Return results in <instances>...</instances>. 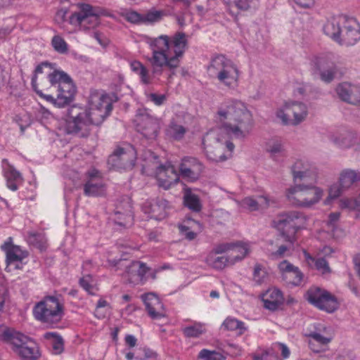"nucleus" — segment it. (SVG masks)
Here are the masks:
<instances>
[{
  "instance_id": "obj_1",
  "label": "nucleus",
  "mask_w": 360,
  "mask_h": 360,
  "mask_svg": "<svg viewBox=\"0 0 360 360\" xmlns=\"http://www.w3.org/2000/svg\"><path fill=\"white\" fill-rule=\"evenodd\" d=\"M221 123V127L208 131L203 137L202 144L207 158L212 162H221L227 159L225 148L229 152L234 149V144L229 138L244 139L250 132L253 125L250 112L245 104L238 100L223 102L216 115Z\"/></svg>"
},
{
  "instance_id": "obj_2",
  "label": "nucleus",
  "mask_w": 360,
  "mask_h": 360,
  "mask_svg": "<svg viewBox=\"0 0 360 360\" xmlns=\"http://www.w3.org/2000/svg\"><path fill=\"white\" fill-rule=\"evenodd\" d=\"M148 43L152 50V56L149 61L154 75H161L163 68H167L171 71L177 68L188 45L186 35L181 32H176L171 37L162 34L150 38Z\"/></svg>"
},
{
  "instance_id": "obj_3",
  "label": "nucleus",
  "mask_w": 360,
  "mask_h": 360,
  "mask_svg": "<svg viewBox=\"0 0 360 360\" xmlns=\"http://www.w3.org/2000/svg\"><path fill=\"white\" fill-rule=\"evenodd\" d=\"M207 72L212 78L229 89L238 86L240 72L237 65L224 55L213 57L207 66Z\"/></svg>"
},
{
  "instance_id": "obj_4",
  "label": "nucleus",
  "mask_w": 360,
  "mask_h": 360,
  "mask_svg": "<svg viewBox=\"0 0 360 360\" xmlns=\"http://www.w3.org/2000/svg\"><path fill=\"white\" fill-rule=\"evenodd\" d=\"M48 78L51 86L56 88L57 95L56 98L48 96L46 101L58 108L69 105L74 100L77 91L76 86L70 75L62 70H54L49 74Z\"/></svg>"
},
{
  "instance_id": "obj_5",
  "label": "nucleus",
  "mask_w": 360,
  "mask_h": 360,
  "mask_svg": "<svg viewBox=\"0 0 360 360\" xmlns=\"http://www.w3.org/2000/svg\"><path fill=\"white\" fill-rule=\"evenodd\" d=\"M33 315L36 320L53 328L64 316V306L54 296H46L33 307Z\"/></svg>"
},
{
  "instance_id": "obj_6",
  "label": "nucleus",
  "mask_w": 360,
  "mask_h": 360,
  "mask_svg": "<svg viewBox=\"0 0 360 360\" xmlns=\"http://www.w3.org/2000/svg\"><path fill=\"white\" fill-rule=\"evenodd\" d=\"M311 181L308 184H299L286 191L288 200L295 206L309 208L317 204L323 195V190Z\"/></svg>"
},
{
  "instance_id": "obj_7",
  "label": "nucleus",
  "mask_w": 360,
  "mask_h": 360,
  "mask_svg": "<svg viewBox=\"0 0 360 360\" xmlns=\"http://www.w3.org/2000/svg\"><path fill=\"white\" fill-rule=\"evenodd\" d=\"M0 340L10 343L13 349L24 360H36L38 350L27 336L10 328L0 329Z\"/></svg>"
},
{
  "instance_id": "obj_8",
  "label": "nucleus",
  "mask_w": 360,
  "mask_h": 360,
  "mask_svg": "<svg viewBox=\"0 0 360 360\" xmlns=\"http://www.w3.org/2000/svg\"><path fill=\"white\" fill-rule=\"evenodd\" d=\"M86 107L77 105L70 106L63 126L65 132L78 137L88 136L91 127Z\"/></svg>"
},
{
  "instance_id": "obj_9",
  "label": "nucleus",
  "mask_w": 360,
  "mask_h": 360,
  "mask_svg": "<svg viewBox=\"0 0 360 360\" xmlns=\"http://www.w3.org/2000/svg\"><path fill=\"white\" fill-rule=\"evenodd\" d=\"M307 217L298 211H290L279 214L274 221V225L281 231L284 240L291 245L295 240L296 232L306 226Z\"/></svg>"
},
{
  "instance_id": "obj_10",
  "label": "nucleus",
  "mask_w": 360,
  "mask_h": 360,
  "mask_svg": "<svg viewBox=\"0 0 360 360\" xmlns=\"http://www.w3.org/2000/svg\"><path fill=\"white\" fill-rule=\"evenodd\" d=\"M332 54L314 56L310 62L314 75H319L325 83H330L339 73V68L333 60Z\"/></svg>"
},
{
  "instance_id": "obj_11",
  "label": "nucleus",
  "mask_w": 360,
  "mask_h": 360,
  "mask_svg": "<svg viewBox=\"0 0 360 360\" xmlns=\"http://www.w3.org/2000/svg\"><path fill=\"white\" fill-rule=\"evenodd\" d=\"M112 110L111 100L108 95L91 96L87 112L91 126L99 125L110 115Z\"/></svg>"
},
{
  "instance_id": "obj_12",
  "label": "nucleus",
  "mask_w": 360,
  "mask_h": 360,
  "mask_svg": "<svg viewBox=\"0 0 360 360\" xmlns=\"http://www.w3.org/2000/svg\"><path fill=\"white\" fill-rule=\"evenodd\" d=\"M304 298L311 304L328 313L335 311L339 306L337 298L325 289L312 286L308 289Z\"/></svg>"
},
{
  "instance_id": "obj_13",
  "label": "nucleus",
  "mask_w": 360,
  "mask_h": 360,
  "mask_svg": "<svg viewBox=\"0 0 360 360\" xmlns=\"http://www.w3.org/2000/svg\"><path fill=\"white\" fill-rule=\"evenodd\" d=\"M307 115V105L297 101L286 103L282 108L276 112V117L284 124L297 125L306 119Z\"/></svg>"
},
{
  "instance_id": "obj_14",
  "label": "nucleus",
  "mask_w": 360,
  "mask_h": 360,
  "mask_svg": "<svg viewBox=\"0 0 360 360\" xmlns=\"http://www.w3.org/2000/svg\"><path fill=\"white\" fill-rule=\"evenodd\" d=\"M103 11L89 4H82L78 12L72 13L70 18L71 24L79 25L84 29L94 28L99 24V17Z\"/></svg>"
},
{
  "instance_id": "obj_15",
  "label": "nucleus",
  "mask_w": 360,
  "mask_h": 360,
  "mask_svg": "<svg viewBox=\"0 0 360 360\" xmlns=\"http://www.w3.org/2000/svg\"><path fill=\"white\" fill-rule=\"evenodd\" d=\"M115 223L122 227H129L133 224L132 205L129 196L124 195L117 200L114 212Z\"/></svg>"
},
{
  "instance_id": "obj_16",
  "label": "nucleus",
  "mask_w": 360,
  "mask_h": 360,
  "mask_svg": "<svg viewBox=\"0 0 360 360\" xmlns=\"http://www.w3.org/2000/svg\"><path fill=\"white\" fill-rule=\"evenodd\" d=\"M125 273L130 283L134 284L143 283L149 277L155 279V272H150L151 269L143 262L131 261L124 265Z\"/></svg>"
},
{
  "instance_id": "obj_17",
  "label": "nucleus",
  "mask_w": 360,
  "mask_h": 360,
  "mask_svg": "<svg viewBox=\"0 0 360 360\" xmlns=\"http://www.w3.org/2000/svg\"><path fill=\"white\" fill-rule=\"evenodd\" d=\"M135 160L133 149L126 150L119 148L109 156L108 164L110 168L115 169H131L135 165Z\"/></svg>"
},
{
  "instance_id": "obj_18",
  "label": "nucleus",
  "mask_w": 360,
  "mask_h": 360,
  "mask_svg": "<svg viewBox=\"0 0 360 360\" xmlns=\"http://www.w3.org/2000/svg\"><path fill=\"white\" fill-rule=\"evenodd\" d=\"M169 209V202L165 199L159 198L148 200L142 205L143 212L155 220H162L166 218Z\"/></svg>"
},
{
  "instance_id": "obj_19",
  "label": "nucleus",
  "mask_w": 360,
  "mask_h": 360,
  "mask_svg": "<svg viewBox=\"0 0 360 360\" xmlns=\"http://www.w3.org/2000/svg\"><path fill=\"white\" fill-rule=\"evenodd\" d=\"M136 122L138 131L147 139H154L158 136L159 130L158 120L148 113H141L136 115Z\"/></svg>"
},
{
  "instance_id": "obj_20",
  "label": "nucleus",
  "mask_w": 360,
  "mask_h": 360,
  "mask_svg": "<svg viewBox=\"0 0 360 360\" xmlns=\"http://www.w3.org/2000/svg\"><path fill=\"white\" fill-rule=\"evenodd\" d=\"M294 181H307L316 182L317 169L316 167L307 160H297L291 167Z\"/></svg>"
},
{
  "instance_id": "obj_21",
  "label": "nucleus",
  "mask_w": 360,
  "mask_h": 360,
  "mask_svg": "<svg viewBox=\"0 0 360 360\" xmlns=\"http://www.w3.org/2000/svg\"><path fill=\"white\" fill-rule=\"evenodd\" d=\"M323 333H321V328H316L315 331L309 335L310 338L309 346L311 351L315 353L325 351L323 347L327 346L333 338V333L330 327H323Z\"/></svg>"
},
{
  "instance_id": "obj_22",
  "label": "nucleus",
  "mask_w": 360,
  "mask_h": 360,
  "mask_svg": "<svg viewBox=\"0 0 360 360\" xmlns=\"http://www.w3.org/2000/svg\"><path fill=\"white\" fill-rule=\"evenodd\" d=\"M335 92L338 98L352 105L360 104V86L350 82H341L337 85Z\"/></svg>"
},
{
  "instance_id": "obj_23",
  "label": "nucleus",
  "mask_w": 360,
  "mask_h": 360,
  "mask_svg": "<svg viewBox=\"0 0 360 360\" xmlns=\"http://www.w3.org/2000/svg\"><path fill=\"white\" fill-rule=\"evenodd\" d=\"M360 39V27L357 22L347 17L344 22L338 44L345 46H353Z\"/></svg>"
},
{
  "instance_id": "obj_24",
  "label": "nucleus",
  "mask_w": 360,
  "mask_h": 360,
  "mask_svg": "<svg viewBox=\"0 0 360 360\" xmlns=\"http://www.w3.org/2000/svg\"><path fill=\"white\" fill-rule=\"evenodd\" d=\"M158 185L165 189H169L179 181V174L171 164L160 165L156 170Z\"/></svg>"
},
{
  "instance_id": "obj_25",
  "label": "nucleus",
  "mask_w": 360,
  "mask_h": 360,
  "mask_svg": "<svg viewBox=\"0 0 360 360\" xmlns=\"http://www.w3.org/2000/svg\"><path fill=\"white\" fill-rule=\"evenodd\" d=\"M1 248L6 252L7 264H13L16 269H22V261L27 257L28 252L10 242H5Z\"/></svg>"
},
{
  "instance_id": "obj_26",
  "label": "nucleus",
  "mask_w": 360,
  "mask_h": 360,
  "mask_svg": "<svg viewBox=\"0 0 360 360\" xmlns=\"http://www.w3.org/2000/svg\"><path fill=\"white\" fill-rule=\"evenodd\" d=\"M148 315L153 319H160L165 316V309L160 298L153 292L141 296Z\"/></svg>"
},
{
  "instance_id": "obj_27",
  "label": "nucleus",
  "mask_w": 360,
  "mask_h": 360,
  "mask_svg": "<svg viewBox=\"0 0 360 360\" xmlns=\"http://www.w3.org/2000/svg\"><path fill=\"white\" fill-rule=\"evenodd\" d=\"M347 16L338 15L328 20L323 26L324 33L338 42L340 41L344 22H346Z\"/></svg>"
},
{
  "instance_id": "obj_28",
  "label": "nucleus",
  "mask_w": 360,
  "mask_h": 360,
  "mask_svg": "<svg viewBox=\"0 0 360 360\" xmlns=\"http://www.w3.org/2000/svg\"><path fill=\"white\" fill-rule=\"evenodd\" d=\"M4 176L6 180L7 187L13 191L18 189L19 186L22 183L23 179L21 174L18 172L6 160H3Z\"/></svg>"
},
{
  "instance_id": "obj_29",
  "label": "nucleus",
  "mask_w": 360,
  "mask_h": 360,
  "mask_svg": "<svg viewBox=\"0 0 360 360\" xmlns=\"http://www.w3.org/2000/svg\"><path fill=\"white\" fill-rule=\"evenodd\" d=\"M265 308L271 310H276L284 301L282 292L278 288L269 289L264 295L262 298Z\"/></svg>"
},
{
  "instance_id": "obj_30",
  "label": "nucleus",
  "mask_w": 360,
  "mask_h": 360,
  "mask_svg": "<svg viewBox=\"0 0 360 360\" xmlns=\"http://www.w3.org/2000/svg\"><path fill=\"white\" fill-rule=\"evenodd\" d=\"M266 150L274 161L280 162L286 156L284 146L282 141L278 139H272L268 141Z\"/></svg>"
},
{
  "instance_id": "obj_31",
  "label": "nucleus",
  "mask_w": 360,
  "mask_h": 360,
  "mask_svg": "<svg viewBox=\"0 0 360 360\" xmlns=\"http://www.w3.org/2000/svg\"><path fill=\"white\" fill-rule=\"evenodd\" d=\"M180 234L188 240H194L202 227L199 222L190 219L186 220L184 224L179 226Z\"/></svg>"
},
{
  "instance_id": "obj_32",
  "label": "nucleus",
  "mask_w": 360,
  "mask_h": 360,
  "mask_svg": "<svg viewBox=\"0 0 360 360\" xmlns=\"http://www.w3.org/2000/svg\"><path fill=\"white\" fill-rule=\"evenodd\" d=\"M357 135L352 131H344L337 136L331 137L332 142L337 146L342 148H349L354 144Z\"/></svg>"
},
{
  "instance_id": "obj_33",
  "label": "nucleus",
  "mask_w": 360,
  "mask_h": 360,
  "mask_svg": "<svg viewBox=\"0 0 360 360\" xmlns=\"http://www.w3.org/2000/svg\"><path fill=\"white\" fill-rule=\"evenodd\" d=\"M47 344L51 347L53 354H60L64 351V341L63 338L56 332H46L43 335Z\"/></svg>"
},
{
  "instance_id": "obj_34",
  "label": "nucleus",
  "mask_w": 360,
  "mask_h": 360,
  "mask_svg": "<svg viewBox=\"0 0 360 360\" xmlns=\"http://www.w3.org/2000/svg\"><path fill=\"white\" fill-rule=\"evenodd\" d=\"M269 202L267 197L259 195L257 199L252 197H246L240 202V205L248 209L250 211H255L259 209H264L269 206Z\"/></svg>"
},
{
  "instance_id": "obj_35",
  "label": "nucleus",
  "mask_w": 360,
  "mask_h": 360,
  "mask_svg": "<svg viewBox=\"0 0 360 360\" xmlns=\"http://www.w3.org/2000/svg\"><path fill=\"white\" fill-rule=\"evenodd\" d=\"M104 192L105 186L101 179H89L84 185V193L86 196H100Z\"/></svg>"
},
{
  "instance_id": "obj_36",
  "label": "nucleus",
  "mask_w": 360,
  "mask_h": 360,
  "mask_svg": "<svg viewBox=\"0 0 360 360\" xmlns=\"http://www.w3.org/2000/svg\"><path fill=\"white\" fill-rule=\"evenodd\" d=\"M360 181V172L352 169L343 170L340 176L339 184L345 189L350 188L353 184Z\"/></svg>"
},
{
  "instance_id": "obj_37",
  "label": "nucleus",
  "mask_w": 360,
  "mask_h": 360,
  "mask_svg": "<svg viewBox=\"0 0 360 360\" xmlns=\"http://www.w3.org/2000/svg\"><path fill=\"white\" fill-rule=\"evenodd\" d=\"M207 263L216 269H223L227 265H233L232 259L229 256H216L211 252L206 258Z\"/></svg>"
},
{
  "instance_id": "obj_38",
  "label": "nucleus",
  "mask_w": 360,
  "mask_h": 360,
  "mask_svg": "<svg viewBox=\"0 0 360 360\" xmlns=\"http://www.w3.org/2000/svg\"><path fill=\"white\" fill-rule=\"evenodd\" d=\"M184 335L189 338H197L205 333V324L201 322H193L192 325L186 326L181 329Z\"/></svg>"
},
{
  "instance_id": "obj_39",
  "label": "nucleus",
  "mask_w": 360,
  "mask_h": 360,
  "mask_svg": "<svg viewBox=\"0 0 360 360\" xmlns=\"http://www.w3.org/2000/svg\"><path fill=\"white\" fill-rule=\"evenodd\" d=\"M184 204L194 212H199L202 210L200 198L191 190H186L184 195Z\"/></svg>"
},
{
  "instance_id": "obj_40",
  "label": "nucleus",
  "mask_w": 360,
  "mask_h": 360,
  "mask_svg": "<svg viewBox=\"0 0 360 360\" xmlns=\"http://www.w3.org/2000/svg\"><path fill=\"white\" fill-rule=\"evenodd\" d=\"M235 245L234 248H232L230 255L232 259V264H235L241 261L248 253L249 247L247 243L242 242L233 243Z\"/></svg>"
},
{
  "instance_id": "obj_41",
  "label": "nucleus",
  "mask_w": 360,
  "mask_h": 360,
  "mask_svg": "<svg viewBox=\"0 0 360 360\" xmlns=\"http://www.w3.org/2000/svg\"><path fill=\"white\" fill-rule=\"evenodd\" d=\"M222 327L227 330L236 331L239 335L243 334L247 330L243 321L231 317H228L224 320Z\"/></svg>"
},
{
  "instance_id": "obj_42",
  "label": "nucleus",
  "mask_w": 360,
  "mask_h": 360,
  "mask_svg": "<svg viewBox=\"0 0 360 360\" xmlns=\"http://www.w3.org/2000/svg\"><path fill=\"white\" fill-rule=\"evenodd\" d=\"M303 277H304L303 274L300 271V270L297 267L294 271H291L290 273L286 274L285 276L282 277V279L288 285L297 286L301 283V282L303 279Z\"/></svg>"
},
{
  "instance_id": "obj_43",
  "label": "nucleus",
  "mask_w": 360,
  "mask_h": 360,
  "mask_svg": "<svg viewBox=\"0 0 360 360\" xmlns=\"http://www.w3.org/2000/svg\"><path fill=\"white\" fill-rule=\"evenodd\" d=\"M27 242L40 250L46 248V240L43 234L30 232L27 236Z\"/></svg>"
},
{
  "instance_id": "obj_44",
  "label": "nucleus",
  "mask_w": 360,
  "mask_h": 360,
  "mask_svg": "<svg viewBox=\"0 0 360 360\" xmlns=\"http://www.w3.org/2000/svg\"><path fill=\"white\" fill-rule=\"evenodd\" d=\"M186 131V130L184 127L177 124L174 122H171L168 129H167V135L176 140L182 139Z\"/></svg>"
},
{
  "instance_id": "obj_45",
  "label": "nucleus",
  "mask_w": 360,
  "mask_h": 360,
  "mask_svg": "<svg viewBox=\"0 0 360 360\" xmlns=\"http://www.w3.org/2000/svg\"><path fill=\"white\" fill-rule=\"evenodd\" d=\"M346 190L342 186L335 183L331 185L328 189V195L324 201L325 205H329L333 200L337 199Z\"/></svg>"
},
{
  "instance_id": "obj_46",
  "label": "nucleus",
  "mask_w": 360,
  "mask_h": 360,
  "mask_svg": "<svg viewBox=\"0 0 360 360\" xmlns=\"http://www.w3.org/2000/svg\"><path fill=\"white\" fill-rule=\"evenodd\" d=\"M180 174L184 177L188 179L191 181H195L200 176L197 168L191 169L183 162L179 166Z\"/></svg>"
},
{
  "instance_id": "obj_47",
  "label": "nucleus",
  "mask_w": 360,
  "mask_h": 360,
  "mask_svg": "<svg viewBox=\"0 0 360 360\" xmlns=\"http://www.w3.org/2000/svg\"><path fill=\"white\" fill-rule=\"evenodd\" d=\"M51 45L54 50L59 53H66L68 51V45L59 35H55L51 39Z\"/></svg>"
},
{
  "instance_id": "obj_48",
  "label": "nucleus",
  "mask_w": 360,
  "mask_h": 360,
  "mask_svg": "<svg viewBox=\"0 0 360 360\" xmlns=\"http://www.w3.org/2000/svg\"><path fill=\"white\" fill-rule=\"evenodd\" d=\"M163 14L162 11L150 10L146 14H143V23L147 24L159 22L162 19Z\"/></svg>"
},
{
  "instance_id": "obj_49",
  "label": "nucleus",
  "mask_w": 360,
  "mask_h": 360,
  "mask_svg": "<svg viewBox=\"0 0 360 360\" xmlns=\"http://www.w3.org/2000/svg\"><path fill=\"white\" fill-rule=\"evenodd\" d=\"M80 286L90 295H95L96 288L93 283V279L90 275L83 276L79 279Z\"/></svg>"
},
{
  "instance_id": "obj_50",
  "label": "nucleus",
  "mask_w": 360,
  "mask_h": 360,
  "mask_svg": "<svg viewBox=\"0 0 360 360\" xmlns=\"http://www.w3.org/2000/svg\"><path fill=\"white\" fill-rule=\"evenodd\" d=\"M198 358L201 360H224L225 359L221 353L205 349L200 352Z\"/></svg>"
},
{
  "instance_id": "obj_51",
  "label": "nucleus",
  "mask_w": 360,
  "mask_h": 360,
  "mask_svg": "<svg viewBox=\"0 0 360 360\" xmlns=\"http://www.w3.org/2000/svg\"><path fill=\"white\" fill-rule=\"evenodd\" d=\"M310 259L314 262V266L316 269L321 274H325L330 272L328 262L323 257L312 258L309 257Z\"/></svg>"
},
{
  "instance_id": "obj_52",
  "label": "nucleus",
  "mask_w": 360,
  "mask_h": 360,
  "mask_svg": "<svg viewBox=\"0 0 360 360\" xmlns=\"http://www.w3.org/2000/svg\"><path fill=\"white\" fill-rule=\"evenodd\" d=\"M266 276V272L260 264H256L254 268L253 279L257 284H261L264 281Z\"/></svg>"
},
{
  "instance_id": "obj_53",
  "label": "nucleus",
  "mask_w": 360,
  "mask_h": 360,
  "mask_svg": "<svg viewBox=\"0 0 360 360\" xmlns=\"http://www.w3.org/2000/svg\"><path fill=\"white\" fill-rule=\"evenodd\" d=\"M181 162L186 165V166L191 169L197 168L198 170V174L200 175L202 173V172L203 171L204 167H203L202 164L195 158H192V157L184 158L182 160Z\"/></svg>"
},
{
  "instance_id": "obj_54",
  "label": "nucleus",
  "mask_w": 360,
  "mask_h": 360,
  "mask_svg": "<svg viewBox=\"0 0 360 360\" xmlns=\"http://www.w3.org/2000/svg\"><path fill=\"white\" fill-rule=\"evenodd\" d=\"M235 245L233 243H225L216 245L212 252L215 255L222 254L232 250L234 248Z\"/></svg>"
},
{
  "instance_id": "obj_55",
  "label": "nucleus",
  "mask_w": 360,
  "mask_h": 360,
  "mask_svg": "<svg viewBox=\"0 0 360 360\" xmlns=\"http://www.w3.org/2000/svg\"><path fill=\"white\" fill-rule=\"evenodd\" d=\"M297 268V266H294L287 260H283L278 264V269L281 274V277L285 276L286 274L290 273Z\"/></svg>"
},
{
  "instance_id": "obj_56",
  "label": "nucleus",
  "mask_w": 360,
  "mask_h": 360,
  "mask_svg": "<svg viewBox=\"0 0 360 360\" xmlns=\"http://www.w3.org/2000/svg\"><path fill=\"white\" fill-rule=\"evenodd\" d=\"M125 18L128 22L131 23H143V14H140L134 11L127 12L125 15Z\"/></svg>"
},
{
  "instance_id": "obj_57",
  "label": "nucleus",
  "mask_w": 360,
  "mask_h": 360,
  "mask_svg": "<svg viewBox=\"0 0 360 360\" xmlns=\"http://www.w3.org/2000/svg\"><path fill=\"white\" fill-rule=\"evenodd\" d=\"M340 207L341 208H348V209H355L356 207H359L356 204V198L353 199L343 198L340 201Z\"/></svg>"
},
{
  "instance_id": "obj_58",
  "label": "nucleus",
  "mask_w": 360,
  "mask_h": 360,
  "mask_svg": "<svg viewBox=\"0 0 360 360\" xmlns=\"http://www.w3.org/2000/svg\"><path fill=\"white\" fill-rule=\"evenodd\" d=\"M150 101L153 102L157 105H161L166 100V96L164 94H150L148 95Z\"/></svg>"
},
{
  "instance_id": "obj_59",
  "label": "nucleus",
  "mask_w": 360,
  "mask_h": 360,
  "mask_svg": "<svg viewBox=\"0 0 360 360\" xmlns=\"http://www.w3.org/2000/svg\"><path fill=\"white\" fill-rule=\"evenodd\" d=\"M140 77L141 82L144 84H150L151 83V77L149 75L148 70L145 67L138 74Z\"/></svg>"
},
{
  "instance_id": "obj_60",
  "label": "nucleus",
  "mask_w": 360,
  "mask_h": 360,
  "mask_svg": "<svg viewBox=\"0 0 360 360\" xmlns=\"http://www.w3.org/2000/svg\"><path fill=\"white\" fill-rule=\"evenodd\" d=\"M289 250V247L287 245H281L278 249L276 251L271 253V257L273 259H279L283 257L285 252Z\"/></svg>"
},
{
  "instance_id": "obj_61",
  "label": "nucleus",
  "mask_w": 360,
  "mask_h": 360,
  "mask_svg": "<svg viewBox=\"0 0 360 360\" xmlns=\"http://www.w3.org/2000/svg\"><path fill=\"white\" fill-rule=\"evenodd\" d=\"M8 298V290L4 286H0V311L3 309L4 303Z\"/></svg>"
},
{
  "instance_id": "obj_62",
  "label": "nucleus",
  "mask_w": 360,
  "mask_h": 360,
  "mask_svg": "<svg viewBox=\"0 0 360 360\" xmlns=\"http://www.w3.org/2000/svg\"><path fill=\"white\" fill-rule=\"evenodd\" d=\"M37 79V75H33L32 77L31 84H32V89L37 94V95H39V96H40L41 98H42L46 101V97L49 95L45 94L42 92L41 90L38 89Z\"/></svg>"
},
{
  "instance_id": "obj_63",
  "label": "nucleus",
  "mask_w": 360,
  "mask_h": 360,
  "mask_svg": "<svg viewBox=\"0 0 360 360\" xmlns=\"http://www.w3.org/2000/svg\"><path fill=\"white\" fill-rule=\"evenodd\" d=\"M340 214L339 212H332L328 216L327 224L329 226L333 228L335 223L339 220Z\"/></svg>"
},
{
  "instance_id": "obj_64",
  "label": "nucleus",
  "mask_w": 360,
  "mask_h": 360,
  "mask_svg": "<svg viewBox=\"0 0 360 360\" xmlns=\"http://www.w3.org/2000/svg\"><path fill=\"white\" fill-rule=\"evenodd\" d=\"M130 68L134 73L138 75L139 72L145 68V66L138 60H133L130 63Z\"/></svg>"
}]
</instances>
